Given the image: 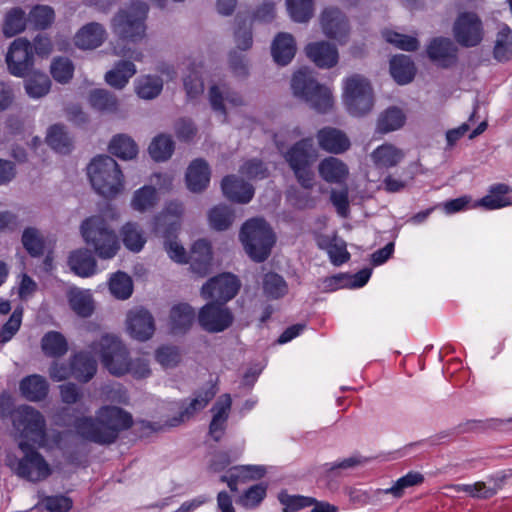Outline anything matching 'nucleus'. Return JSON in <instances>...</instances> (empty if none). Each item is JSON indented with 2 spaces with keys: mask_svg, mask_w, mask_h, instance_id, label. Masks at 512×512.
<instances>
[{
  "mask_svg": "<svg viewBox=\"0 0 512 512\" xmlns=\"http://www.w3.org/2000/svg\"><path fill=\"white\" fill-rule=\"evenodd\" d=\"M148 5L140 0H133L130 4L113 17L111 26L113 32L122 40L138 42L145 36V20Z\"/></svg>",
  "mask_w": 512,
  "mask_h": 512,
  "instance_id": "obj_7",
  "label": "nucleus"
},
{
  "mask_svg": "<svg viewBox=\"0 0 512 512\" xmlns=\"http://www.w3.org/2000/svg\"><path fill=\"white\" fill-rule=\"evenodd\" d=\"M26 27L25 11L19 7L10 9L4 19L3 34L10 38L21 33Z\"/></svg>",
  "mask_w": 512,
  "mask_h": 512,
  "instance_id": "obj_48",
  "label": "nucleus"
},
{
  "mask_svg": "<svg viewBox=\"0 0 512 512\" xmlns=\"http://www.w3.org/2000/svg\"><path fill=\"white\" fill-rule=\"evenodd\" d=\"M306 56L319 68L330 69L339 61L338 49L326 41L309 43L305 47Z\"/></svg>",
  "mask_w": 512,
  "mask_h": 512,
  "instance_id": "obj_19",
  "label": "nucleus"
},
{
  "mask_svg": "<svg viewBox=\"0 0 512 512\" xmlns=\"http://www.w3.org/2000/svg\"><path fill=\"white\" fill-rule=\"evenodd\" d=\"M148 151L153 160L166 161L174 151V141L170 135L160 134L152 140Z\"/></svg>",
  "mask_w": 512,
  "mask_h": 512,
  "instance_id": "obj_47",
  "label": "nucleus"
},
{
  "mask_svg": "<svg viewBox=\"0 0 512 512\" xmlns=\"http://www.w3.org/2000/svg\"><path fill=\"white\" fill-rule=\"evenodd\" d=\"M221 189L227 199L241 204L250 202L254 196V187L236 175L225 176Z\"/></svg>",
  "mask_w": 512,
  "mask_h": 512,
  "instance_id": "obj_22",
  "label": "nucleus"
},
{
  "mask_svg": "<svg viewBox=\"0 0 512 512\" xmlns=\"http://www.w3.org/2000/svg\"><path fill=\"white\" fill-rule=\"evenodd\" d=\"M424 481V476L419 472H409L405 476L399 478L390 488L377 489L376 495L381 493L391 494L395 498H401L406 488L420 485Z\"/></svg>",
  "mask_w": 512,
  "mask_h": 512,
  "instance_id": "obj_46",
  "label": "nucleus"
},
{
  "mask_svg": "<svg viewBox=\"0 0 512 512\" xmlns=\"http://www.w3.org/2000/svg\"><path fill=\"white\" fill-rule=\"evenodd\" d=\"M55 19V13L52 7L47 5H37L29 13L28 20L38 29L48 28Z\"/></svg>",
  "mask_w": 512,
  "mask_h": 512,
  "instance_id": "obj_62",
  "label": "nucleus"
},
{
  "mask_svg": "<svg viewBox=\"0 0 512 512\" xmlns=\"http://www.w3.org/2000/svg\"><path fill=\"white\" fill-rule=\"evenodd\" d=\"M235 218L234 211L227 205H217L208 214L210 226L217 231L227 230Z\"/></svg>",
  "mask_w": 512,
  "mask_h": 512,
  "instance_id": "obj_49",
  "label": "nucleus"
},
{
  "mask_svg": "<svg viewBox=\"0 0 512 512\" xmlns=\"http://www.w3.org/2000/svg\"><path fill=\"white\" fill-rule=\"evenodd\" d=\"M197 320L204 331L220 333L232 326L234 315L224 303L211 301L199 310Z\"/></svg>",
  "mask_w": 512,
  "mask_h": 512,
  "instance_id": "obj_13",
  "label": "nucleus"
},
{
  "mask_svg": "<svg viewBox=\"0 0 512 512\" xmlns=\"http://www.w3.org/2000/svg\"><path fill=\"white\" fill-rule=\"evenodd\" d=\"M121 236L125 247L133 252H139L146 243L143 231L135 222L126 223L121 229Z\"/></svg>",
  "mask_w": 512,
  "mask_h": 512,
  "instance_id": "obj_45",
  "label": "nucleus"
},
{
  "mask_svg": "<svg viewBox=\"0 0 512 512\" xmlns=\"http://www.w3.org/2000/svg\"><path fill=\"white\" fill-rule=\"evenodd\" d=\"M19 389L27 400L38 402L47 396L49 385L44 377L34 374L22 379Z\"/></svg>",
  "mask_w": 512,
  "mask_h": 512,
  "instance_id": "obj_31",
  "label": "nucleus"
},
{
  "mask_svg": "<svg viewBox=\"0 0 512 512\" xmlns=\"http://www.w3.org/2000/svg\"><path fill=\"white\" fill-rule=\"evenodd\" d=\"M12 424L21 438L32 441L39 446L46 442V421L43 415L35 408L23 405L12 414Z\"/></svg>",
  "mask_w": 512,
  "mask_h": 512,
  "instance_id": "obj_10",
  "label": "nucleus"
},
{
  "mask_svg": "<svg viewBox=\"0 0 512 512\" xmlns=\"http://www.w3.org/2000/svg\"><path fill=\"white\" fill-rule=\"evenodd\" d=\"M405 115L397 107H390L380 114L377 122V131L385 134L403 126Z\"/></svg>",
  "mask_w": 512,
  "mask_h": 512,
  "instance_id": "obj_43",
  "label": "nucleus"
},
{
  "mask_svg": "<svg viewBox=\"0 0 512 512\" xmlns=\"http://www.w3.org/2000/svg\"><path fill=\"white\" fill-rule=\"evenodd\" d=\"M291 18L296 22H307L313 15L312 0H286Z\"/></svg>",
  "mask_w": 512,
  "mask_h": 512,
  "instance_id": "obj_61",
  "label": "nucleus"
},
{
  "mask_svg": "<svg viewBox=\"0 0 512 512\" xmlns=\"http://www.w3.org/2000/svg\"><path fill=\"white\" fill-rule=\"evenodd\" d=\"M158 192L153 186H143L137 189L131 199V207L138 212H145L152 209L158 202Z\"/></svg>",
  "mask_w": 512,
  "mask_h": 512,
  "instance_id": "obj_41",
  "label": "nucleus"
},
{
  "mask_svg": "<svg viewBox=\"0 0 512 512\" xmlns=\"http://www.w3.org/2000/svg\"><path fill=\"white\" fill-rule=\"evenodd\" d=\"M127 329L131 337L139 341H146L155 331V322L152 314L143 307H136L127 313Z\"/></svg>",
  "mask_w": 512,
  "mask_h": 512,
  "instance_id": "obj_17",
  "label": "nucleus"
},
{
  "mask_svg": "<svg viewBox=\"0 0 512 512\" xmlns=\"http://www.w3.org/2000/svg\"><path fill=\"white\" fill-rule=\"evenodd\" d=\"M452 31L456 42L466 48L478 46L484 38L482 20L477 13L471 11L458 14Z\"/></svg>",
  "mask_w": 512,
  "mask_h": 512,
  "instance_id": "obj_12",
  "label": "nucleus"
},
{
  "mask_svg": "<svg viewBox=\"0 0 512 512\" xmlns=\"http://www.w3.org/2000/svg\"><path fill=\"white\" fill-rule=\"evenodd\" d=\"M183 86L189 99L193 100L201 96L204 92L201 71L195 66L190 67L188 74L183 78Z\"/></svg>",
  "mask_w": 512,
  "mask_h": 512,
  "instance_id": "obj_56",
  "label": "nucleus"
},
{
  "mask_svg": "<svg viewBox=\"0 0 512 512\" xmlns=\"http://www.w3.org/2000/svg\"><path fill=\"white\" fill-rule=\"evenodd\" d=\"M18 447L23 452L21 458L15 455L6 458V465L14 474L32 483L45 481L51 476L53 470L50 464L28 441H20Z\"/></svg>",
  "mask_w": 512,
  "mask_h": 512,
  "instance_id": "obj_6",
  "label": "nucleus"
},
{
  "mask_svg": "<svg viewBox=\"0 0 512 512\" xmlns=\"http://www.w3.org/2000/svg\"><path fill=\"white\" fill-rule=\"evenodd\" d=\"M263 290L268 297L278 299L287 293L288 287L283 277L270 272L264 276Z\"/></svg>",
  "mask_w": 512,
  "mask_h": 512,
  "instance_id": "obj_59",
  "label": "nucleus"
},
{
  "mask_svg": "<svg viewBox=\"0 0 512 512\" xmlns=\"http://www.w3.org/2000/svg\"><path fill=\"white\" fill-rule=\"evenodd\" d=\"M87 174L93 189L105 198H114L123 189V173L111 156L95 157L87 167Z\"/></svg>",
  "mask_w": 512,
  "mask_h": 512,
  "instance_id": "obj_3",
  "label": "nucleus"
},
{
  "mask_svg": "<svg viewBox=\"0 0 512 512\" xmlns=\"http://www.w3.org/2000/svg\"><path fill=\"white\" fill-rule=\"evenodd\" d=\"M208 99L213 111L223 115L224 117H226L227 114L225 102L233 106H240L243 104L242 97L238 93L231 91L225 85H212L208 90Z\"/></svg>",
  "mask_w": 512,
  "mask_h": 512,
  "instance_id": "obj_24",
  "label": "nucleus"
},
{
  "mask_svg": "<svg viewBox=\"0 0 512 512\" xmlns=\"http://www.w3.org/2000/svg\"><path fill=\"white\" fill-rule=\"evenodd\" d=\"M371 276V269L364 268L357 272L353 277L340 274L326 279L327 287L331 289H338L341 287H362L364 286Z\"/></svg>",
  "mask_w": 512,
  "mask_h": 512,
  "instance_id": "obj_42",
  "label": "nucleus"
},
{
  "mask_svg": "<svg viewBox=\"0 0 512 512\" xmlns=\"http://www.w3.org/2000/svg\"><path fill=\"white\" fill-rule=\"evenodd\" d=\"M494 57L498 61H507L512 57V30L503 25L497 33Z\"/></svg>",
  "mask_w": 512,
  "mask_h": 512,
  "instance_id": "obj_52",
  "label": "nucleus"
},
{
  "mask_svg": "<svg viewBox=\"0 0 512 512\" xmlns=\"http://www.w3.org/2000/svg\"><path fill=\"white\" fill-rule=\"evenodd\" d=\"M196 313L187 303L174 305L170 310L169 323L174 334L186 333L194 323Z\"/></svg>",
  "mask_w": 512,
  "mask_h": 512,
  "instance_id": "obj_28",
  "label": "nucleus"
},
{
  "mask_svg": "<svg viewBox=\"0 0 512 512\" xmlns=\"http://www.w3.org/2000/svg\"><path fill=\"white\" fill-rule=\"evenodd\" d=\"M291 88L296 97L303 99L320 113H326L333 105L330 89L318 83L308 70H299L294 74Z\"/></svg>",
  "mask_w": 512,
  "mask_h": 512,
  "instance_id": "obj_8",
  "label": "nucleus"
},
{
  "mask_svg": "<svg viewBox=\"0 0 512 512\" xmlns=\"http://www.w3.org/2000/svg\"><path fill=\"white\" fill-rule=\"evenodd\" d=\"M41 348L46 356L58 358L67 353L68 343L60 332L49 331L41 339Z\"/></svg>",
  "mask_w": 512,
  "mask_h": 512,
  "instance_id": "obj_40",
  "label": "nucleus"
},
{
  "mask_svg": "<svg viewBox=\"0 0 512 512\" xmlns=\"http://www.w3.org/2000/svg\"><path fill=\"white\" fill-rule=\"evenodd\" d=\"M445 489H455L456 492H466L471 497L479 499H489L497 493L496 488L487 487L484 482H476L472 485L448 484Z\"/></svg>",
  "mask_w": 512,
  "mask_h": 512,
  "instance_id": "obj_60",
  "label": "nucleus"
},
{
  "mask_svg": "<svg viewBox=\"0 0 512 512\" xmlns=\"http://www.w3.org/2000/svg\"><path fill=\"white\" fill-rule=\"evenodd\" d=\"M316 138L319 147L332 154H342L350 148V140L347 135L334 127H324L320 129Z\"/></svg>",
  "mask_w": 512,
  "mask_h": 512,
  "instance_id": "obj_21",
  "label": "nucleus"
},
{
  "mask_svg": "<svg viewBox=\"0 0 512 512\" xmlns=\"http://www.w3.org/2000/svg\"><path fill=\"white\" fill-rule=\"evenodd\" d=\"M510 191L508 185L496 184L490 188V193L480 200L479 205L489 210L508 206L511 202L505 195Z\"/></svg>",
  "mask_w": 512,
  "mask_h": 512,
  "instance_id": "obj_44",
  "label": "nucleus"
},
{
  "mask_svg": "<svg viewBox=\"0 0 512 512\" xmlns=\"http://www.w3.org/2000/svg\"><path fill=\"white\" fill-rule=\"evenodd\" d=\"M50 87L51 81L44 73L35 72L25 80V90L31 98L44 97L50 91Z\"/></svg>",
  "mask_w": 512,
  "mask_h": 512,
  "instance_id": "obj_51",
  "label": "nucleus"
},
{
  "mask_svg": "<svg viewBox=\"0 0 512 512\" xmlns=\"http://www.w3.org/2000/svg\"><path fill=\"white\" fill-rule=\"evenodd\" d=\"M71 309L80 317H89L94 310L93 299L88 291L72 288L68 292Z\"/></svg>",
  "mask_w": 512,
  "mask_h": 512,
  "instance_id": "obj_39",
  "label": "nucleus"
},
{
  "mask_svg": "<svg viewBox=\"0 0 512 512\" xmlns=\"http://www.w3.org/2000/svg\"><path fill=\"white\" fill-rule=\"evenodd\" d=\"M231 404L232 400L230 395L224 394L216 401L211 409L213 416L209 424L208 433L216 442H219L225 434Z\"/></svg>",
  "mask_w": 512,
  "mask_h": 512,
  "instance_id": "obj_20",
  "label": "nucleus"
},
{
  "mask_svg": "<svg viewBox=\"0 0 512 512\" xmlns=\"http://www.w3.org/2000/svg\"><path fill=\"white\" fill-rule=\"evenodd\" d=\"M370 156L377 168H391L402 161L404 152L394 145L386 143L377 147Z\"/></svg>",
  "mask_w": 512,
  "mask_h": 512,
  "instance_id": "obj_33",
  "label": "nucleus"
},
{
  "mask_svg": "<svg viewBox=\"0 0 512 512\" xmlns=\"http://www.w3.org/2000/svg\"><path fill=\"white\" fill-rule=\"evenodd\" d=\"M109 151L112 155L120 159L131 160L137 156L138 147L130 136L117 134L109 143Z\"/></svg>",
  "mask_w": 512,
  "mask_h": 512,
  "instance_id": "obj_38",
  "label": "nucleus"
},
{
  "mask_svg": "<svg viewBox=\"0 0 512 512\" xmlns=\"http://www.w3.org/2000/svg\"><path fill=\"white\" fill-rule=\"evenodd\" d=\"M68 264L71 270L81 277H89L96 271V260L89 249L73 251L69 256Z\"/></svg>",
  "mask_w": 512,
  "mask_h": 512,
  "instance_id": "obj_32",
  "label": "nucleus"
},
{
  "mask_svg": "<svg viewBox=\"0 0 512 512\" xmlns=\"http://www.w3.org/2000/svg\"><path fill=\"white\" fill-rule=\"evenodd\" d=\"M343 100L350 114L363 116L374 106V91L368 78L353 74L344 81Z\"/></svg>",
  "mask_w": 512,
  "mask_h": 512,
  "instance_id": "obj_9",
  "label": "nucleus"
},
{
  "mask_svg": "<svg viewBox=\"0 0 512 512\" xmlns=\"http://www.w3.org/2000/svg\"><path fill=\"white\" fill-rule=\"evenodd\" d=\"M80 232L85 243L101 259L113 258L120 248L116 232L100 215L86 218L80 225Z\"/></svg>",
  "mask_w": 512,
  "mask_h": 512,
  "instance_id": "obj_5",
  "label": "nucleus"
},
{
  "mask_svg": "<svg viewBox=\"0 0 512 512\" xmlns=\"http://www.w3.org/2000/svg\"><path fill=\"white\" fill-rule=\"evenodd\" d=\"M107 36L102 24L90 22L78 30L74 37L75 45L84 50H92L101 46Z\"/></svg>",
  "mask_w": 512,
  "mask_h": 512,
  "instance_id": "obj_23",
  "label": "nucleus"
},
{
  "mask_svg": "<svg viewBox=\"0 0 512 512\" xmlns=\"http://www.w3.org/2000/svg\"><path fill=\"white\" fill-rule=\"evenodd\" d=\"M323 33L340 44L348 40L349 27L344 14L337 8L325 9L321 15Z\"/></svg>",
  "mask_w": 512,
  "mask_h": 512,
  "instance_id": "obj_18",
  "label": "nucleus"
},
{
  "mask_svg": "<svg viewBox=\"0 0 512 512\" xmlns=\"http://www.w3.org/2000/svg\"><path fill=\"white\" fill-rule=\"evenodd\" d=\"M363 462L364 460L361 457L352 456L338 463L324 464L321 467V478L326 482L332 481L341 476L342 470L354 468L361 465Z\"/></svg>",
  "mask_w": 512,
  "mask_h": 512,
  "instance_id": "obj_53",
  "label": "nucleus"
},
{
  "mask_svg": "<svg viewBox=\"0 0 512 512\" xmlns=\"http://www.w3.org/2000/svg\"><path fill=\"white\" fill-rule=\"evenodd\" d=\"M286 135L292 140L300 137L302 131L299 127H294L292 130H281L275 134L274 140L298 184L305 190H311L315 186L313 166L319 158L318 150L312 138H302L284 151L282 138H285Z\"/></svg>",
  "mask_w": 512,
  "mask_h": 512,
  "instance_id": "obj_1",
  "label": "nucleus"
},
{
  "mask_svg": "<svg viewBox=\"0 0 512 512\" xmlns=\"http://www.w3.org/2000/svg\"><path fill=\"white\" fill-rule=\"evenodd\" d=\"M92 351L99 354L105 368L115 376L128 372L130 360L128 351L123 343L114 336H102L98 342L91 345Z\"/></svg>",
  "mask_w": 512,
  "mask_h": 512,
  "instance_id": "obj_11",
  "label": "nucleus"
},
{
  "mask_svg": "<svg viewBox=\"0 0 512 512\" xmlns=\"http://www.w3.org/2000/svg\"><path fill=\"white\" fill-rule=\"evenodd\" d=\"M457 48L449 38H435L427 48V54L433 61L439 62L447 67L450 62L456 59Z\"/></svg>",
  "mask_w": 512,
  "mask_h": 512,
  "instance_id": "obj_29",
  "label": "nucleus"
},
{
  "mask_svg": "<svg viewBox=\"0 0 512 512\" xmlns=\"http://www.w3.org/2000/svg\"><path fill=\"white\" fill-rule=\"evenodd\" d=\"M130 413L116 406H103L95 417H79L74 422L76 433L83 439L100 444L114 443L119 433L132 426Z\"/></svg>",
  "mask_w": 512,
  "mask_h": 512,
  "instance_id": "obj_2",
  "label": "nucleus"
},
{
  "mask_svg": "<svg viewBox=\"0 0 512 512\" xmlns=\"http://www.w3.org/2000/svg\"><path fill=\"white\" fill-rule=\"evenodd\" d=\"M210 168L203 159H195L187 168L186 182L187 187L194 193L205 190L210 182Z\"/></svg>",
  "mask_w": 512,
  "mask_h": 512,
  "instance_id": "obj_26",
  "label": "nucleus"
},
{
  "mask_svg": "<svg viewBox=\"0 0 512 512\" xmlns=\"http://www.w3.org/2000/svg\"><path fill=\"white\" fill-rule=\"evenodd\" d=\"M295 53L296 43L293 36L285 32L277 34L271 46V54L274 61L279 65L285 66L291 62Z\"/></svg>",
  "mask_w": 512,
  "mask_h": 512,
  "instance_id": "obj_27",
  "label": "nucleus"
},
{
  "mask_svg": "<svg viewBox=\"0 0 512 512\" xmlns=\"http://www.w3.org/2000/svg\"><path fill=\"white\" fill-rule=\"evenodd\" d=\"M318 172L328 183H341L346 180L349 170L342 160L330 156L319 163Z\"/></svg>",
  "mask_w": 512,
  "mask_h": 512,
  "instance_id": "obj_30",
  "label": "nucleus"
},
{
  "mask_svg": "<svg viewBox=\"0 0 512 512\" xmlns=\"http://www.w3.org/2000/svg\"><path fill=\"white\" fill-rule=\"evenodd\" d=\"M278 501L284 506L282 512H297L303 508L310 507L315 502L312 497L301 495H290L282 490L277 495Z\"/></svg>",
  "mask_w": 512,
  "mask_h": 512,
  "instance_id": "obj_55",
  "label": "nucleus"
},
{
  "mask_svg": "<svg viewBox=\"0 0 512 512\" xmlns=\"http://www.w3.org/2000/svg\"><path fill=\"white\" fill-rule=\"evenodd\" d=\"M6 63L12 75L24 77L34 65L32 44L26 38L15 39L7 52Z\"/></svg>",
  "mask_w": 512,
  "mask_h": 512,
  "instance_id": "obj_14",
  "label": "nucleus"
},
{
  "mask_svg": "<svg viewBox=\"0 0 512 512\" xmlns=\"http://www.w3.org/2000/svg\"><path fill=\"white\" fill-rule=\"evenodd\" d=\"M22 244L32 257L40 256L44 250V241L40 231L34 227H28L23 231Z\"/></svg>",
  "mask_w": 512,
  "mask_h": 512,
  "instance_id": "obj_58",
  "label": "nucleus"
},
{
  "mask_svg": "<svg viewBox=\"0 0 512 512\" xmlns=\"http://www.w3.org/2000/svg\"><path fill=\"white\" fill-rule=\"evenodd\" d=\"M137 95L146 100L156 98L163 89V80L159 76H142L136 83Z\"/></svg>",
  "mask_w": 512,
  "mask_h": 512,
  "instance_id": "obj_50",
  "label": "nucleus"
},
{
  "mask_svg": "<svg viewBox=\"0 0 512 512\" xmlns=\"http://www.w3.org/2000/svg\"><path fill=\"white\" fill-rule=\"evenodd\" d=\"M46 141L52 149L60 153L70 151L71 139L61 125H54L49 129Z\"/></svg>",
  "mask_w": 512,
  "mask_h": 512,
  "instance_id": "obj_57",
  "label": "nucleus"
},
{
  "mask_svg": "<svg viewBox=\"0 0 512 512\" xmlns=\"http://www.w3.org/2000/svg\"><path fill=\"white\" fill-rule=\"evenodd\" d=\"M180 228V221L175 219H167L166 215H157L154 218L155 233L164 238L165 241L174 239Z\"/></svg>",
  "mask_w": 512,
  "mask_h": 512,
  "instance_id": "obj_63",
  "label": "nucleus"
},
{
  "mask_svg": "<svg viewBox=\"0 0 512 512\" xmlns=\"http://www.w3.org/2000/svg\"><path fill=\"white\" fill-rule=\"evenodd\" d=\"M135 74V65L131 61L121 60L105 74V81L115 89H122Z\"/></svg>",
  "mask_w": 512,
  "mask_h": 512,
  "instance_id": "obj_34",
  "label": "nucleus"
},
{
  "mask_svg": "<svg viewBox=\"0 0 512 512\" xmlns=\"http://www.w3.org/2000/svg\"><path fill=\"white\" fill-rule=\"evenodd\" d=\"M218 389L212 382L194 393V397L188 402H182L178 416L167 421L169 427H176L192 419L196 413L203 410L208 403L215 397Z\"/></svg>",
  "mask_w": 512,
  "mask_h": 512,
  "instance_id": "obj_16",
  "label": "nucleus"
},
{
  "mask_svg": "<svg viewBox=\"0 0 512 512\" xmlns=\"http://www.w3.org/2000/svg\"><path fill=\"white\" fill-rule=\"evenodd\" d=\"M240 281L230 273H223L208 280L201 289L204 298L226 304L233 299L239 289Z\"/></svg>",
  "mask_w": 512,
  "mask_h": 512,
  "instance_id": "obj_15",
  "label": "nucleus"
},
{
  "mask_svg": "<svg viewBox=\"0 0 512 512\" xmlns=\"http://www.w3.org/2000/svg\"><path fill=\"white\" fill-rule=\"evenodd\" d=\"M91 107L101 113H116L119 108L117 97L106 89H93L89 93Z\"/></svg>",
  "mask_w": 512,
  "mask_h": 512,
  "instance_id": "obj_37",
  "label": "nucleus"
},
{
  "mask_svg": "<svg viewBox=\"0 0 512 512\" xmlns=\"http://www.w3.org/2000/svg\"><path fill=\"white\" fill-rule=\"evenodd\" d=\"M109 289L116 298L128 299L133 292L132 279L126 273L119 271L110 278Z\"/></svg>",
  "mask_w": 512,
  "mask_h": 512,
  "instance_id": "obj_54",
  "label": "nucleus"
},
{
  "mask_svg": "<svg viewBox=\"0 0 512 512\" xmlns=\"http://www.w3.org/2000/svg\"><path fill=\"white\" fill-rule=\"evenodd\" d=\"M391 76L398 84H407L415 75V66L409 56L397 55L390 61Z\"/></svg>",
  "mask_w": 512,
  "mask_h": 512,
  "instance_id": "obj_36",
  "label": "nucleus"
},
{
  "mask_svg": "<svg viewBox=\"0 0 512 512\" xmlns=\"http://www.w3.org/2000/svg\"><path fill=\"white\" fill-rule=\"evenodd\" d=\"M212 261V252L210 244L203 239L196 241L189 254L191 270L203 277L209 273Z\"/></svg>",
  "mask_w": 512,
  "mask_h": 512,
  "instance_id": "obj_25",
  "label": "nucleus"
},
{
  "mask_svg": "<svg viewBox=\"0 0 512 512\" xmlns=\"http://www.w3.org/2000/svg\"><path fill=\"white\" fill-rule=\"evenodd\" d=\"M239 239L245 252L255 262H264L275 244V234L263 218H251L241 227Z\"/></svg>",
  "mask_w": 512,
  "mask_h": 512,
  "instance_id": "obj_4",
  "label": "nucleus"
},
{
  "mask_svg": "<svg viewBox=\"0 0 512 512\" xmlns=\"http://www.w3.org/2000/svg\"><path fill=\"white\" fill-rule=\"evenodd\" d=\"M50 71L57 82L67 83L73 76L74 66L70 59L59 57L53 60Z\"/></svg>",
  "mask_w": 512,
  "mask_h": 512,
  "instance_id": "obj_64",
  "label": "nucleus"
},
{
  "mask_svg": "<svg viewBox=\"0 0 512 512\" xmlns=\"http://www.w3.org/2000/svg\"><path fill=\"white\" fill-rule=\"evenodd\" d=\"M72 375L81 382H88L97 371L96 360L85 352L76 354L71 361Z\"/></svg>",
  "mask_w": 512,
  "mask_h": 512,
  "instance_id": "obj_35",
  "label": "nucleus"
}]
</instances>
